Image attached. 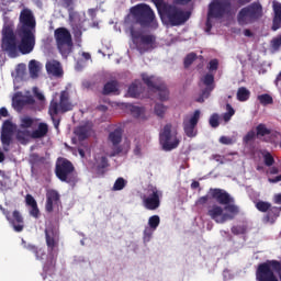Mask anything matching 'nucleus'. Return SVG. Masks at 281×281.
<instances>
[{"instance_id":"nucleus-64","label":"nucleus","mask_w":281,"mask_h":281,"mask_svg":"<svg viewBox=\"0 0 281 281\" xmlns=\"http://www.w3.org/2000/svg\"><path fill=\"white\" fill-rule=\"evenodd\" d=\"M220 142H221V144L229 145V144H232V138H229L227 136H222L220 138Z\"/></svg>"},{"instance_id":"nucleus-60","label":"nucleus","mask_w":281,"mask_h":281,"mask_svg":"<svg viewBox=\"0 0 281 281\" xmlns=\"http://www.w3.org/2000/svg\"><path fill=\"white\" fill-rule=\"evenodd\" d=\"M274 19L281 21V4L274 7Z\"/></svg>"},{"instance_id":"nucleus-58","label":"nucleus","mask_w":281,"mask_h":281,"mask_svg":"<svg viewBox=\"0 0 281 281\" xmlns=\"http://www.w3.org/2000/svg\"><path fill=\"white\" fill-rule=\"evenodd\" d=\"M209 70L216 71L218 70V59H211L209 63Z\"/></svg>"},{"instance_id":"nucleus-39","label":"nucleus","mask_w":281,"mask_h":281,"mask_svg":"<svg viewBox=\"0 0 281 281\" xmlns=\"http://www.w3.org/2000/svg\"><path fill=\"white\" fill-rule=\"evenodd\" d=\"M159 223H161L159 215H153L148 220V225L151 229H157V227H159Z\"/></svg>"},{"instance_id":"nucleus-33","label":"nucleus","mask_w":281,"mask_h":281,"mask_svg":"<svg viewBox=\"0 0 281 281\" xmlns=\"http://www.w3.org/2000/svg\"><path fill=\"white\" fill-rule=\"evenodd\" d=\"M255 207H256V210H258V212H262V213L267 214L268 210H271V203H269L267 201L259 200V201L255 202Z\"/></svg>"},{"instance_id":"nucleus-9","label":"nucleus","mask_w":281,"mask_h":281,"mask_svg":"<svg viewBox=\"0 0 281 281\" xmlns=\"http://www.w3.org/2000/svg\"><path fill=\"white\" fill-rule=\"evenodd\" d=\"M63 5L69 12V21L72 27V34L75 37L76 43H82V22L80 20V14L74 11V0H61Z\"/></svg>"},{"instance_id":"nucleus-50","label":"nucleus","mask_w":281,"mask_h":281,"mask_svg":"<svg viewBox=\"0 0 281 281\" xmlns=\"http://www.w3.org/2000/svg\"><path fill=\"white\" fill-rule=\"evenodd\" d=\"M131 113H132L133 117H139L142 115V113H144V109H142L137 105H133L131 108Z\"/></svg>"},{"instance_id":"nucleus-62","label":"nucleus","mask_w":281,"mask_h":281,"mask_svg":"<svg viewBox=\"0 0 281 281\" xmlns=\"http://www.w3.org/2000/svg\"><path fill=\"white\" fill-rule=\"evenodd\" d=\"M36 100H34V97L29 95V97H24V105L26 106V104H35Z\"/></svg>"},{"instance_id":"nucleus-40","label":"nucleus","mask_w":281,"mask_h":281,"mask_svg":"<svg viewBox=\"0 0 281 281\" xmlns=\"http://www.w3.org/2000/svg\"><path fill=\"white\" fill-rule=\"evenodd\" d=\"M124 188H126V181L124 178H117L114 182L113 186V190L115 192L120 191V190H124Z\"/></svg>"},{"instance_id":"nucleus-26","label":"nucleus","mask_w":281,"mask_h":281,"mask_svg":"<svg viewBox=\"0 0 281 281\" xmlns=\"http://www.w3.org/2000/svg\"><path fill=\"white\" fill-rule=\"evenodd\" d=\"M75 135L78 137L79 142H85V139H89L91 135V128L89 125H81L75 130Z\"/></svg>"},{"instance_id":"nucleus-59","label":"nucleus","mask_w":281,"mask_h":281,"mask_svg":"<svg viewBox=\"0 0 281 281\" xmlns=\"http://www.w3.org/2000/svg\"><path fill=\"white\" fill-rule=\"evenodd\" d=\"M210 201V195H203L195 201V205H206Z\"/></svg>"},{"instance_id":"nucleus-11","label":"nucleus","mask_w":281,"mask_h":281,"mask_svg":"<svg viewBox=\"0 0 281 281\" xmlns=\"http://www.w3.org/2000/svg\"><path fill=\"white\" fill-rule=\"evenodd\" d=\"M47 133H49V125H47V123H40L37 128L32 133L27 130H19L15 134V139L20 144L25 145L30 142V137H32V139H43V137L47 136Z\"/></svg>"},{"instance_id":"nucleus-55","label":"nucleus","mask_w":281,"mask_h":281,"mask_svg":"<svg viewBox=\"0 0 281 281\" xmlns=\"http://www.w3.org/2000/svg\"><path fill=\"white\" fill-rule=\"evenodd\" d=\"M30 214L34 218H38V216H41V211L38 210V204H35V205L31 206Z\"/></svg>"},{"instance_id":"nucleus-35","label":"nucleus","mask_w":281,"mask_h":281,"mask_svg":"<svg viewBox=\"0 0 281 281\" xmlns=\"http://www.w3.org/2000/svg\"><path fill=\"white\" fill-rule=\"evenodd\" d=\"M234 115H236V110H234L232 104H229V102H227L226 103V113L223 114L224 122H229V120H232V117H234Z\"/></svg>"},{"instance_id":"nucleus-46","label":"nucleus","mask_w":281,"mask_h":281,"mask_svg":"<svg viewBox=\"0 0 281 281\" xmlns=\"http://www.w3.org/2000/svg\"><path fill=\"white\" fill-rule=\"evenodd\" d=\"M2 177L3 179L0 180V192H4L10 187V177L5 176V173H2Z\"/></svg>"},{"instance_id":"nucleus-45","label":"nucleus","mask_w":281,"mask_h":281,"mask_svg":"<svg viewBox=\"0 0 281 281\" xmlns=\"http://www.w3.org/2000/svg\"><path fill=\"white\" fill-rule=\"evenodd\" d=\"M269 135V137L263 138V142H266L267 144H276L278 137H281L280 132H271Z\"/></svg>"},{"instance_id":"nucleus-54","label":"nucleus","mask_w":281,"mask_h":281,"mask_svg":"<svg viewBox=\"0 0 281 281\" xmlns=\"http://www.w3.org/2000/svg\"><path fill=\"white\" fill-rule=\"evenodd\" d=\"M2 133H12V121L7 120L2 125Z\"/></svg>"},{"instance_id":"nucleus-6","label":"nucleus","mask_w":281,"mask_h":281,"mask_svg":"<svg viewBox=\"0 0 281 281\" xmlns=\"http://www.w3.org/2000/svg\"><path fill=\"white\" fill-rule=\"evenodd\" d=\"M263 15L262 4L259 1L252 2L239 10L237 13V23L241 27H245V25H251L256 21H260V18Z\"/></svg>"},{"instance_id":"nucleus-4","label":"nucleus","mask_w":281,"mask_h":281,"mask_svg":"<svg viewBox=\"0 0 281 281\" xmlns=\"http://www.w3.org/2000/svg\"><path fill=\"white\" fill-rule=\"evenodd\" d=\"M55 175L63 183H68L75 188L78 183V172L74 162L67 158L59 157L55 165Z\"/></svg>"},{"instance_id":"nucleus-61","label":"nucleus","mask_w":281,"mask_h":281,"mask_svg":"<svg viewBox=\"0 0 281 281\" xmlns=\"http://www.w3.org/2000/svg\"><path fill=\"white\" fill-rule=\"evenodd\" d=\"M280 26H281V20L273 18V24H272L273 32H277V30H280Z\"/></svg>"},{"instance_id":"nucleus-63","label":"nucleus","mask_w":281,"mask_h":281,"mask_svg":"<svg viewBox=\"0 0 281 281\" xmlns=\"http://www.w3.org/2000/svg\"><path fill=\"white\" fill-rule=\"evenodd\" d=\"M34 95L35 98H37V100H40L41 102H43V100H45V95L38 91V89L35 88L34 90Z\"/></svg>"},{"instance_id":"nucleus-14","label":"nucleus","mask_w":281,"mask_h":281,"mask_svg":"<svg viewBox=\"0 0 281 281\" xmlns=\"http://www.w3.org/2000/svg\"><path fill=\"white\" fill-rule=\"evenodd\" d=\"M45 240L48 251H58L60 245V231L56 226H47L45 228Z\"/></svg>"},{"instance_id":"nucleus-17","label":"nucleus","mask_w":281,"mask_h":281,"mask_svg":"<svg viewBox=\"0 0 281 281\" xmlns=\"http://www.w3.org/2000/svg\"><path fill=\"white\" fill-rule=\"evenodd\" d=\"M21 32H34L36 30V19L30 9H23L20 13Z\"/></svg>"},{"instance_id":"nucleus-25","label":"nucleus","mask_w":281,"mask_h":281,"mask_svg":"<svg viewBox=\"0 0 281 281\" xmlns=\"http://www.w3.org/2000/svg\"><path fill=\"white\" fill-rule=\"evenodd\" d=\"M111 93H115L116 95H120V82H117V80L108 81L103 86L102 94L111 95Z\"/></svg>"},{"instance_id":"nucleus-16","label":"nucleus","mask_w":281,"mask_h":281,"mask_svg":"<svg viewBox=\"0 0 281 281\" xmlns=\"http://www.w3.org/2000/svg\"><path fill=\"white\" fill-rule=\"evenodd\" d=\"M148 196L143 198V205L146 210L155 211L161 205V198L164 193L157 188L149 190Z\"/></svg>"},{"instance_id":"nucleus-20","label":"nucleus","mask_w":281,"mask_h":281,"mask_svg":"<svg viewBox=\"0 0 281 281\" xmlns=\"http://www.w3.org/2000/svg\"><path fill=\"white\" fill-rule=\"evenodd\" d=\"M5 220L15 232L21 233L23 229H25V220L23 218L21 211L14 210L12 214L9 212L5 215Z\"/></svg>"},{"instance_id":"nucleus-57","label":"nucleus","mask_w":281,"mask_h":281,"mask_svg":"<svg viewBox=\"0 0 281 281\" xmlns=\"http://www.w3.org/2000/svg\"><path fill=\"white\" fill-rule=\"evenodd\" d=\"M34 256H35L36 260H44V258L46 256L45 249L37 248V250L35 251Z\"/></svg>"},{"instance_id":"nucleus-5","label":"nucleus","mask_w":281,"mask_h":281,"mask_svg":"<svg viewBox=\"0 0 281 281\" xmlns=\"http://www.w3.org/2000/svg\"><path fill=\"white\" fill-rule=\"evenodd\" d=\"M234 14V7L232 0H215L209 4L206 32L212 30V21L210 19H223L224 16H232Z\"/></svg>"},{"instance_id":"nucleus-27","label":"nucleus","mask_w":281,"mask_h":281,"mask_svg":"<svg viewBox=\"0 0 281 281\" xmlns=\"http://www.w3.org/2000/svg\"><path fill=\"white\" fill-rule=\"evenodd\" d=\"M46 71L53 76H63V68L58 61H48L46 64Z\"/></svg>"},{"instance_id":"nucleus-7","label":"nucleus","mask_w":281,"mask_h":281,"mask_svg":"<svg viewBox=\"0 0 281 281\" xmlns=\"http://www.w3.org/2000/svg\"><path fill=\"white\" fill-rule=\"evenodd\" d=\"M69 111H74V103H71L69 92L64 90L59 94L55 93L48 105V115H65Z\"/></svg>"},{"instance_id":"nucleus-34","label":"nucleus","mask_w":281,"mask_h":281,"mask_svg":"<svg viewBox=\"0 0 281 281\" xmlns=\"http://www.w3.org/2000/svg\"><path fill=\"white\" fill-rule=\"evenodd\" d=\"M257 100L260 102V104H262V106L273 104V97H271L269 93L259 94Z\"/></svg>"},{"instance_id":"nucleus-51","label":"nucleus","mask_w":281,"mask_h":281,"mask_svg":"<svg viewBox=\"0 0 281 281\" xmlns=\"http://www.w3.org/2000/svg\"><path fill=\"white\" fill-rule=\"evenodd\" d=\"M271 47H272V49H274V52H278V49H280V47H281V35L278 36V37H274L271 41Z\"/></svg>"},{"instance_id":"nucleus-13","label":"nucleus","mask_w":281,"mask_h":281,"mask_svg":"<svg viewBox=\"0 0 281 281\" xmlns=\"http://www.w3.org/2000/svg\"><path fill=\"white\" fill-rule=\"evenodd\" d=\"M34 45H36V37L34 31H21V42L18 46L21 54H32L34 52Z\"/></svg>"},{"instance_id":"nucleus-24","label":"nucleus","mask_w":281,"mask_h":281,"mask_svg":"<svg viewBox=\"0 0 281 281\" xmlns=\"http://www.w3.org/2000/svg\"><path fill=\"white\" fill-rule=\"evenodd\" d=\"M281 207L278 206H270L266 215L263 216V223H276L278 218L280 217Z\"/></svg>"},{"instance_id":"nucleus-41","label":"nucleus","mask_w":281,"mask_h":281,"mask_svg":"<svg viewBox=\"0 0 281 281\" xmlns=\"http://www.w3.org/2000/svg\"><path fill=\"white\" fill-rule=\"evenodd\" d=\"M263 164L268 168H271V166L276 164V159L273 158V155H271V153L268 151L263 155Z\"/></svg>"},{"instance_id":"nucleus-31","label":"nucleus","mask_w":281,"mask_h":281,"mask_svg":"<svg viewBox=\"0 0 281 281\" xmlns=\"http://www.w3.org/2000/svg\"><path fill=\"white\" fill-rule=\"evenodd\" d=\"M256 135L257 137H267V135H271V130L265 123H260L256 126Z\"/></svg>"},{"instance_id":"nucleus-42","label":"nucleus","mask_w":281,"mask_h":281,"mask_svg":"<svg viewBox=\"0 0 281 281\" xmlns=\"http://www.w3.org/2000/svg\"><path fill=\"white\" fill-rule=\"evenodd\" d=\"M130 98H139V88L137 87V85L132 83L128 87V91H127Z\"/></svg>"},{"instance_id":"nucleus-28","label":"nucleus","mask_w":281,"mask_h":281,"mask_svg":"<svg viewBox=\"0 0 281 281\" xmlns=\"http://www.w3.org/2000/svg\"><path fill=\"white\" fill-rule=\"evenodd\" d=\"M29 74L33 80L38 78V74H41V63L36 59H33L29 63Z\"/></svg>"},{"instance_id":"nucleus-3","label":"nucleus","mask_w":281,"mask_h":281,"mask_svg":"<svg viewBox=\"0 0 281 281\" xmlns=\"http://www.w3.org/2000/svg\"><path fill=\"white\" fill-rule=\"evenodd\" d=\"M131 14L135 23L140 25V27H154V30H157V16L150 5L146 3L136 4L131 8Z\"/></svg>"},{"instance_id":"nucleus-36","label":"nucleus","mask_w":281,"mask_h":281,"mask_svg":"<svg viewBox=\"0 0 281 281\" xmlns=\"http://www.w3.org/2000/svg\"><path fill=\"white\" fill-rule=\"evenodd\" d=\"M34 126V119L24 116L21 119L20 128H32Z\"/></svg>"},{"instance_id":"nucleus-37","label":"nucleus","mask_w":281,"mask_h":281,"mask_svg":"<svg viewBox=\"0 0 281 281\" xmlns=\"http://www.w3.org/2000/svg\"><path fill=\"white\" fill-rule=\"evenodd\" d=\"M1 143L3 146H10V144H12V132H2Z\"/></svg>"},{"instance_id":"nucleus-48","label":"nucleus","mask_w":281,"mask_h":281,"mask_svg":"<svg viewBox=\"0 0 281 281\" xmlns=\"http://www.w3.org/2000/svg\"><path fill=\"white\" fill-rule=\"evenodd\" d=\"M131 36H132L133 43H135V45H137V41H142L143 35L138 31H135L134 27H132L131 29Z\"/></svg>"},{"instance_id":"nucleus-12","label":"nucleus","mask_w":281,"mask_h":281,"mask_svg":"<svg viewBox=\"0 0 281 281\" xmlns=\"http://www.w3.org/2000/svg\"><path fill=\"white\" fill-rule=\"evenodd\" d=\"M143 82L150 89V91L158 93V100H160V102H166V100L170 98L168 87H166L165 83L159 82V79L154 76L143 75Z\"/></svg>"},{"instance_id":"nucleus-1","label":"nucleus","mask_w":281,"mask_h":281,"mask_svg":"<svg viewBox=\"0 0 281 281\" xmlns=\"http://www.w3.org/2000/svg\"><path fill=\"white\" fill-rule=\"evenodd\" d=\"M210 192L212 199H215L220 205H225L224 209L218 204L209 206L206 214L210 218L220 225L227 223V221H234L240 213L238 205L234 204V198L223 189H210Z\"/></svg>"},{"instance_id":"nucleus-8","label":"nucleus","mask_w":281,"mask_h":281,"mask_svg":"<svg viewBox=\"0 0 281 281\" xmlns=\"http://www.w3.org/2000/svg\"><path fill=\"white\" fill-rule=\"evenodd\" d=\"M55 41L57 48L59 49V54H61L64 58H68L69 54L74 52V40L71 38L69 30L65 27H58L55 30Z\"/></svg>"},{"instance_id":"nucleus-22","label":"nucleus","mask_w":281,"mask_h":281,"mask_svg":"<svg viewBox=\"0 0 281 281\" xmlns=\"http://www.w3.org/2000/svg\"><path fill=\"white\" fill-rule=\"evenodd\" d=\"M200 82H202V85H204V89H203V95L205 98H210L212 91H214V88L216 87V85L214 83V75L213 74H206L204 75Z\"/></svg>"},{"instance_id":"nucleus-53","label":"nucleus","mask_w":281,"mask_h":281,"mask_svg":"<svg viewBox=\"0 0 281 281\" xmlns=\"http://www.w3.org/2000/svg\"><path fill=\"white\" fill-rule=\"evenodd\" d=\"M25 203H26V205H29V207L38 205V203L36 202V199H34V196L32 194H26Z\"/></svg>"},{"instance_id":"nucleus-56","label":"nucleus","mask_w":281,"mask_h":281,"mask_svg":"<svg viewBox=\"0 0 281 281\" xmlns=\"http://www.w3.org/2000/svg\"><path fill=\"white\" fill-rule=\"evenodd\" d=\"M153 232H155V229H153L151 227H146L144 229V240H150V238H153Z\"/></svg>"},{"instance_id":"nucleus-10","label":"nucleus","mask_w":281,"mask_h":281,"mask_svg":"<svg viewBox=\"0 0 281 281\" xmlns=\"http://www.w3.org/2000/svg\"><path fill=\"white\" fill-rule=\"evenodd\" d=\"M159 142L162 146V150L167 153L179 148L181 140L177 136V132H172V124H166L162 131L159 133Z\"/></svg>"},{"instance_id":"nucleus-44","label":"nucleus","mask_w":281,"mask_h":281,"mask_svg":"<svg viewBox=\"0 0 281 281\" xmlns=\"http://www.w3.org/2000/svg\"><path fill=\"white\" fill-rule=\"evenodd\" d=\"M194 60H196L195 53L188 54L183 61L184 68L188 69V67H190L192 65V63H194Z\"/></svg>"},{"instance_id":"nucleus-18","label":"nucleus","mask_w":281,"mask_h":281,"mask_svg":"<svg viewBox=\"0 0 281 281\" xmlns=\"http://www.w3.org/2000/svg\"><path fill=\"white\" fill-rule=\"evenodd\" d=\"M2 49L11 56H15L19 47L16 46V36L11 30L5 31L2 37Z\"/></svg>"},{"instance_id":"nucleus-49","label":"nucleus","mask_w":281,"mask_h":281,"mask_svg":"<svg viewBox=\"0 0 281 281\" xmlns=\"http://www.w3.org/2000/svg\"><path fill=\"white\" fill-rule=\"evenodd\" d=\"M13 106L15 109H23L25 106V99H21L19 97L13 98Z\"/></svg>"},{"instance_id":"nucleus-29","label":"nucleus","mask_w":281,"mask_h":281,"mask_svg":"<svg viewBox=\"0 0 281 281\" xmlns=\"http://www.w3.org/2000/svg\"><path fill=\"white\" fill-rule=\"evenodd\" d=\"M95 168L99 175H104V169L109 168V158L106 156H102L95 160Z\"/></svg>"},{"instance_id":"nucleus-30","label":"nucleus","mask_w":281,"mask_h":281,"mask_svg":"<svg viewBox=\"0 0 281 281\" xmlns=\"http://www.w3.org/2000/svg\"><path fill=\"white\" fill-rule=\"evenodd\" d=\"M110 142L113 144V146H117V144L122 143V128L117 127L109 135Z\"/></svg>"},{"instance_id":"nucleus-15","label":"nucleus","mask_w":281,"mask_h":281,"mask_svg":"<svg viewBox=\"0 0 281 281\" xmlns=\"http://www.w3.org/2000/svg\"><path fill=\"white\" fill-rule=\"evenodd\" d=\"M199 120H201L200 110H195L192 116H186L183 119L182 126L187 137H196V126L199 124Z\"/></svg>"},{"instance_id":"nucleus-52","label":"nucleus","mask_w":281,"mask_h":281,"mask_svg":"<svg viewBox=\"0 0 281 281\" xmlns=\"http://www.w3.org/2000/svg\"><path fill=\"white\" fill-rule=\"evenodd\" d=\"M256 139V132L249 131L245 136H244V144H249V142H254Z\"/></svg>"},{"instance_id":"nucleus-21","label":"nucleus","mask_w":281,"mask_h":281,"mask_svg":"<svg viewBox=\"0 0 281 281\" xmlns=\"http://www.w3.org/2000/svg\"><path fill=\"white\" fill-rule=\"evenodd\" d=\"M57 258H58V251H48L46 256V261L43 265V271L45 273L44 280L45 278H47V276H54V273H56Z\"/></svg>"},{"instance_id":"nucleus-43","label":"nucleus","mask_w":281,"mask_h":281,"mask_svg":"<svg viewBox=\"0 0 281 281\" xmlns=\"http://www.w3.org/2000/svg\"><path fill=\"white\" fill-rule=\"evenodd\" d=\"M220 116L217 113H213L209 120V124L210 126H212V128H218V126H221V122H218Z\"/></svg>"},{"instance_id":"nucleus-38","label":"nucleus","mask_w":281,"mask_h":281,"mask_svg":"<svg viewBox=\"0 0 281 281\" xmlns=\"http://www.w3.org/2000/svg\"><path fill=\"white\" fill-rule=\"evenodd\" d=\"M167 109L168 108H166V105H164L161 103H156L154 111L158 117H164V115H166Z\"/></svg>"},{"instance_id":"nucleus-19","label":"nucleus","mask_w":281,"mask_h":281,"mask_svg":"<svg viewBox=\"0 0 281 281\" xmlns=\"http://www.w3.org/2000/svg\"><path fill=\"white\" fill-rule=\"evenodd\" d=\"M61 204L63 202L60 201V193L57 190L50 189L46 191L45 210L48 212V214H52L56 207L58 210Z\"/></svg>"},{"instance_id":"nucleus-32","label":"nucleus","mask_w":281,"mask_h":281,"mask_svg":"<svg viewBox=\"0 0 281 281\" xmlns=\"http://www.w3.org/2000/svg\"><path fill=\"white\" fill-rule=\"evenodd\" d=\"M251 95V92L245 87H240L237 90V100L239 102H247L249 100V97Z\"/></svg>"},{"instance_id":"nucleus-47","label":"nucleus","mask_w":281,"mask_h":281,"mask_svg":"<svg viewBox=\"0 0 281 281\" xmlns=\"http://www.w3.org/2000/svg\"><path fill=\"white\" fill-rule=\"evenodd\" d=\"M231 232H232V234H234L235 236H240V234H245V232H247V227L240 226V225H238V226H233V227L231 228Z\"/></svg>"},{"instance_id":"nucleus-23","label":"nucleus","mask_w":281,"mask_h":281,"mask_svg":"<svg viewBox=\"0 0 281 281\" xmlns=\"http://www.w3.org/2000/svg\"><path fill=\"white\" fill-rule=\"evenodd\" d=\"M155 35H143L140 36V44H136V48L137 52H139V54H146V52H148V47L142 46V45H155Z\"/></svg>"},{"instance_id":"nucleus-2","label":"nucleus","mask_w":281,"mask_h":281,"mask_svg":"<svg viewBox=\"0 0 281 281\" xmlns=\"http://www.w3.org/2000/svg\"><path fill=\"white\" fill-rule=\"evenodd\" d=\"M159 14L162 23L170 27H179L190 19V12L173 4H162Z\"/></svg>"}]
</instances>
